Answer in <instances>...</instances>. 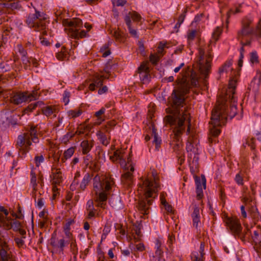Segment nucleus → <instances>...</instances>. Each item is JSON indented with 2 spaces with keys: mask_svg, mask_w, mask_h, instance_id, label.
Wrapping results in <instances>:
<instances>
[{
  "mask_svg": "<svg viewBox=\"0 0 261 261\" xmlns=\"http://www.w3.org/2000/svg\"><path fill=\"white\" fill-rule=\"evenodd\" d=\"M182 72V76L177 80L179 88L173 91L171 106L166 109L168 115L164 118L166 123L169 124L173 129L174 137L177 141H179L187 126V135L189 134L190 131V116L185 95L189 92L190 89L198 85L197 74L190 67L188 66Z\"/></svg>",
  "mask_w": 261,
  "mask_h": 261,
  "instance_id": "obj_1",
  "label": "nucleus"
},
{
  "mask_svg": "<svg viewBox=\"0 0 261 261\" xmlns=\"http://www.w3.org/2000/svg\"><path fill=\"white\" fill-rule=\"evenodd\" d=\"M218 102V105L212 111L210 128L211 136L208 138L210 143H216L215 138L220 133V129L217 127L225 125L228 118L231 119L237 113V105L233 96L229 101L226 98L222 97Z\"/></svg>",
  "mask_w": 261,
  "mask_h": 261,
  "instance_id": "obj_2",
  "label": "nucleus"
},
{
  "mask_svg": "<svg viewBox=\"0 0 261 261\" xmlns=\"http://www.w3.org/2000/svg\"><path fill=\"white\" fill-rule=\"evenodd\" d=\"M151 173L153 179H146L143 181L144 197L140 200L138 203V210L144 216L149 213L150 205L153 199L157 197L158 192L160 189L158 182L156 171L153 170Z\"/></svg>",
  "mask_w": 261,
  "mask_h": 261,
  "instance_id": "obj_3",
  "label": "nucleus"
},
{
  "mask_svg": "<svg viewBox=\"0 0 261 261\" xmlns=\"http://www.w3.org/2000/svg\"><path fill=\"white\" fill-rule=\"evenodd\" d=\"M115 182L111 177H105L102 179L98 176H96L93 178V188L96 196V201L98 202L97 206L105 208L106 202L108 199L109 192Z\"/></svg>",
  "mask_w": 261,
  "mask_h": 261,
  "instance_id": "obj_4",
  "label": "nucleus"
},
{
  "mask_svg": "<svg viewBox=\"0 0 261 261\" xmlns=\"http://www.w3.org/2000/svg\"><path fill=\"white\" fill-rule=\"evenodd\" d=\"M57 19L58 21H60V20L62 21L63 25L69 28L68 34L70 37L79 39L86 37L87 31L82 30L79 32L81 28L83 27V22L80 18L62 19L61 17H58Z\"/></svg>",
  "mask_w": 261,
  "mask_h": 261,
  "instance_id": "obj_5",
  "label": "nucleus"
},
{
  "mask_svg": "<svg viewBox=\"0 0 261 261\" xmlns=\"http://www.w3.org/2000/svg\"><path fill=\"white\" fill-rule=\"evenodd\" d=\"M46 19L45 14L35 10V13L29 14L25 22L30 28H34L37 32L42 31V34L46 35L45 30L47 25Z\"/></svg>",
  "mask_w": 261,
  "mask_h": 261,
  "instance_id": "obj_6",
  "label": "nucleus"
},
{
  "mask_svg": "<svg viewBox=\"0 0 261 261\" xmlns=\"http://www.w3.org/2000/svg\"><path fill=\"white\" fill-rule=\"evenodd\" d=\"M211 49L209 48L207 54L203 49L200 48L199 51V57L198 60V64L201 73L204 76V79L208 77V75L211 68V62L213 56L211 53Z\"/></svg>",
  "mask_w": 261,
  "mask_h": 261,
  "instance_id": "obj_7",
  "label": "nucleus"
},
{
  "mask_svg": "<svg viewBox=\"0 0 261 261\" xmlns=\"http://www.w3.org/2000/svg\"><path fill=\"white\" fill-rule=\"evenodd\" d=\"M199 147V141L193 138L190 139L187 144L186 149L189 152L188 160L191 168L198 167Z\"/></svg>",
  "mask_w": 261,
  "mask_h": 261,
  "instance_id": "obj_8",
  "label": "nucleus"
},
{
  "mask_svg": "<svg viewBox=\"0 0 261 261\" xmlns=\"http://www.w3.org/2000/svg\"><path fill=\"white\" fill-rule=\"evenodd\" d=\"M120 166L123 167L125 172L122 174L121 181L122 184L126 187H130L133 184L134 177L133 172L134 171V167L131 164H129V159H127V163L123 159L120 160Z\"/></svg>",
  "mask_w": 261,
  "mask_h": 261,
  "instance_id": "obj_9",
  "label": "nucleus"
},
{
  "mask_svg": "<svg viewBox=\"0 0 261 261\" xmlns=\"http://www.w3.org/2000/svg\"><path fill=\"white\" fill-rule=\"evenodd\" d=\"M69 243V240H65L64 238L58 239L56 238V233L55 231L50 239V245L56 250H59L60 253H63L65 247Z\"/></svg>",
  "mask_w": 261,
  "mask_h": 261,
  "instance_id": "obj_10",
  "label": "nucleus"
},
{
  "mask_svg": "<svg viewBox=\"0 0 261 261\" xmlns=\"http://www.w3.org/2000/svg\"><path fill=\"white\" fill-rule=\"evenodd\" d=\"M252 20L249 18H246L243 20L242 23V29L238 32V38L241 39L243 38L244 37L254 33V29L250 27Z\"/></svg>",
  "mask_w": 261,
  "mask_h": 261,
  "instance_id": "obj_11",
  "label": "nucleus"
},
{
  "mask_svg": "<svg viewBox=\"0 0 261 261\" xmlns=\"http://www.w3.org/2000/svg\"><path fill=\"white\" fill-rule=\"evenodd\" d=\"M138 73L139 75L141 82L143 84H148L151 80L150 70L147 63L143 62L138 68Z\"/></svg>",
  "mask_w": 261,
  "mask_h": 261,
  "instance_id": "obj_12",
  "label": "nucleus"
},
{
  "mask_svg": "<svg viewBox=\"0 0 261 261\" xmlns=\"http://www.w3.org/2000/svg\"><path fill=\"white\" fill-rule=\"evenodd\" d=\"M226 224L232 232L234 234L240 235L242 227L238 218L236 217L227 218L226 220Z\"/></svg>",
  "mask_w": 261,
  "mask_h": 261,
  "instance_id": "obj_13",
  "label": "nucleus"
},
{
  "mask_svg": "<svg viewBox=\"0 0 261 261\" xmlns=\"http://www.w3.org/2000/svg\"><path fill=\"white\" fill-rule=\"evenodd\" d=\"M109 203L111 206L116 210H119L123 208V204L119 195H112L109 199Z\"/></svg>",
  "mask_w": 261,
  "mask_h": 261,
  "instance_id": "obj_14",
  "label": "nucleus"
},
{
  "mask_svg": "<svg viewBox=\"0 0 261 261\" xmlns=\"http://www.w3.org/2000/svg\"><path fill=\"white\" fill-rule=\"evenodd\" d=\"M29 100L28 96L24 93H17L11 97V101L15 105H19Z\"/></svg>",
  "mask_w": 261,
  "mask_h": 261,
  "instance_id": "obj_15",
  "label": "nucleus"
},
{
  "mask_svg": "<svg viewBox=\"0 0 261 261\" xmlns=\"http://www.w3.org/2000/svg\"><path fill=\"white\" fill-rule=\"evenodd\" d=\"M94 145L93 141H89L88 140H83L80 144L82 148L83 154H87L93 148Z\"/></svg>",
  "mask_w": 261,
  "mask_h": 261,
  "instance_id": "obj_16",
  "label": "nucleus"
},
{
  "mask_svg": "<svg viewBox=\"0 0 261 261\" xmlns=\"http://www.w3.org/2000/svg\"><path fill=\"white\" fill-rule=\"evenodd\" d=\"M193 221V225L196 228L198 227V223L200 222L199 208L197 205H194V211L192 214Z\"/></svg>",
  "mask_w": 261,
  "mask_h": 261,
  "instance_id": "obj_17",
  "label": "nucleus"
},
{
  "mask_svg": "<svg viewBox=\"0 0 261 261\" xmlns=\"http://www.w3.org/2000/svg\"><path fill=\"white\" fill-rule=\"evenodd\" d=\"M103 76H96L93 80V82L90 84L89 85V89L91 91H94L96 87H100L103 84Z\"/></svg>",
  "mask_w": 261,
  "mask_h": 261,
  "instance_id": "obj_18",
  "label": "nucleus"
},
{
  "mask_svg": "<svg viewBox=\"0 0 261 261\" xmlns=\"http://www.w3.org/2000/svg\"><path fill=\"white\" fill-rule=\"evenodd\" d=\"M55 170L53 168L52 170ZM61 172L59 169H56V171L53 172V185H60L63 181V177L61 176Z\"/></svg>",
  "mask_w": 261,
  "mask_h": 261,
  "instance_id": "obj_19",
  "label": "nucleus"
},
{
  "mask_svg": "<svg viewBox=\"0 0 261 261\" xmlns=\"http://www.w3.org/2000/svg\"><path fill=\"white\" fill-rule=\"evenodd\" d=\"M0 6H2L4 8H7L8 10H19L21 8V6L19 2H13V3H0Z\"/></svg>",
  "mask_w": 261,
  "mask_h": 261,
  "instance_id": "obj_20",
  "label": "nucleus"
},
{
  "mask_svg": "<svg viewBox=\"0 0 261 261\" xmlns=\"http://www.w3.org/2000/svg\"><path fill=\"white\" fill-rule=\"evenodd\" d=\"M151 135L152 137H153V143L155 144L156 148L158 149L161 143V139L158 137L156 129L155 128L154 125L152 124L151 125Z\"/></svg>",
  "mask_w": 261,
  "mask_h": 261,
  "instance_id": "obj_21",
  "label": "nucleus"
},
{
  "mask_svg": "<svg viewBox=\"0 0 261 261\" xmlns=\"http://www.w3.org/2000/svg\"><path fill=\"white\" fill-rule=\"evenodd\" d=\"M75 151V147H71L66 150L63 153V157L61 159L62 162H64L65 160L70 158Z\"/></svg>",
  "mask_w": 261,
  "mask_h": 261,
  "instance_id": "obj_22",
  "label": "nucleus"
},
{
  "mask_svg": "<svg viewBox=\"0 0 261 261\" xmlns=\"http://www.w3.org/2000/svg\"><path fill=\"white\" fill-rule=\"evenodd\" d=\"M0 261H13L11 258L10 255L7 251V250L3 248V247L0 249Z\"/></svg>",
  "mask_w": 261,
  "mask_h": 261,
  "instance_id": "obj_23",
  "label": "nucleus"
},
{
  "mask_svg": "<svg viewBox=\"0 0 261 261\" xmlns=\"http://www.w3.org/2000/svg\"><path fill=\"white\" fill-rule=\"evenodd\" d=\"M195 181L196 186V188H202V186L204 188L206 187V179L204 175L202 176V179H201L199 177L195 176Z\"/></svg>",
  "mask_w": 261,
  "mask_h": 261,
  "instance_id": "obj_24",
  "label": "nucleus"
},
{
  "mask_svg": "<svg viewBox=\"0 0 261 261\" xmlns=\"http://www.w3.org/2000/svg\"><path fill=\"white\" fill-rule=\"evenodd\" d=\"M90 180L91 177L90 174L89 173L86 174L84 176L83 180L80 184V189L84 191L85 189L86 186L88 185Z\"/></svg>",
  "mask_w": 261,
  "mask_h": 261,
  "instance_id": "obj_25",
  "label": "nucleus"
},
{
  "mask_svg": "<svg viewBox=\"0 0 261 261\" xmlns=\"http://www.w3.org/2000/svg\"><path fill=\"white\" fill-rule=\"evenodd\" d=\"M44 115L47 117L51 115L55 111V109L51 106H46L42 109Z\"/></svg>",
  "mask_w": 261,
  "mask_h": 261,
  "instance_id": "obj_26",
  "label": "nucleus"
},
{
  "mask_svg": "<svg viewBox=\"0 0 261 261\" xmlns=\"http://www.w3.org/2000/svg\"><path fill=\"white\" fill-rule=\"evenodd\" d=\"M97 136H98V139L102 144L105 146H107L108 145L109 142L106 136L103 133L98 132L97 133Z\"/></svg>",
  "mask_w": 261,
  "mask_h": 261,
  "instance_id": "obj_27",
  "label": "nucleus"
},
{
  "mask_svg": "<svg viewBox=\"0 0 261 261\" xmlns=\"http://www.w3.org/2000/svg\"><path fill=\"white\" fill-rule=\"evenodd\" d=\"M82 113V111L80 109L69 110L67 112L68 117L71 118H76L80 116Z\"/></svg>",
  "mask_w": 261,
  "mask_h": 261,
  "instance_id": "obj_28",
  "label": "nucleus"
},
{
  "mask_svg": "<svg viewBox=\"0 0 261 261\" xmlns=\"http://www.w3.org/2000/svg\"><path fill=\"white\" fill-rule=\"evenodd\" d=\"M27 138V134L24 135H20L18 136L16 145L17 147H22L25 144V139Z\"/></svg>",
  "mask_w": 261,
  "mask_h": 261,
  "instance_id": "obj_29",
  "label": "nucleus"
},
{
  "mask_svg": "<svg viewBox=\"0 0 261 261\" xmlns=\"http://www.w3.org/2000/svg\"><path fill=\"white\" fill-rule=\"evenodd\" d=\"M161 203L164 206V207L166 211L169 213H172V207L171 205H170L167 201L165 199L161 196Z\"/></svg>",
  "mask_w": 261,
  "mask_h": 261,
  "instance_id": "obj_30",
  "label": "nucleus"
},
{
  "mask_svg": "<svg viewBox=\"0 0 261 261\" xmlns=\"http://www.w3.org/2000/svg\"><path fill=\"white\" fill-rule=\"evenodd\" d=\"M221 32L222 30L220 27H217L215 29L212 34V39H213L215 42L217 41L218 40L219 37L221 34Z\"/></svg>",
  "mask_w": 261,
  "mask_h": 261,
  "instance_id": "obj_31",
  "label": "nucleus"
},
{
  "mask_svg": "<svg viewBox=\"0 0 261 261\" xmlns=\"http://www.w3.org/2000/svg\"><path fill=\"white\" fill-rule=\"evenodd\" d=\"M105 109L104 108H101L99 111L95 112V116L97 117V121L99 123H101L102 121L105 120L103 118L100 116L104 114L105 112Z\"/></svg>",
  "mask_w": 261,
  "mask_h": 261,
  "instance_id": "obj_32",
  "label": "nucleus"
},
{
  "mask_svg": "<svg viewBox=\"0 0 261 261\" xmlns=\"http://www.w3.org/2000/svg\"><path fill=\"white\" fill-rule=\"evenodd\" d=\"M67 51L65 50V48L62 47L61 51L57 54L56 57L59 60H63L67 57Z\"/></svg>",
  "mask_w": 261,
  "mask_h": 261,
  "instance_id": "obj_33",
  "label": "nucleus"
},
{
  "mask_svg": "<svg viewBox=\"0 0 261 261\" xmlns=\"http://www.w3.org/2000/svg\"><path fill=\"white\" fill-rule=\"evenodd\" d=\"M242 7V4H240L238 7H236L235 11L232 9H230L227 13V22H228V19L230 17L231 14H235L241 12L240 8Z\"/></svg>",
  "mask_w": 261,
  "mask_h": 261,
  "instance_id": "obj_34",
  "label": "nucleus"
},
{
  "mask_svg": "<svg viewBox=\"0 0 261 261\" xmlns=\"http://www.w3.org/2000/svg\"><path fill=\"white\" fill-rule=\"evenodd\" d=\"M11 227L14 231H17L21 228V223L17 220H14L10 224Z\"/></svg>",
  "mask_w": 261,
  "mask_h": 261,
  "instance_id": "obj_35",
  "label": "nucleus"
},
{
  "mask_svg": "<svg viewBox=\"0 0 261 261\" xmlns=\"http://www.w3.org/2000/svg\"><path fill=\"white\" fill-rule=\"evenodd\" d=\"M42 105L41 101H38V102H35L34 103H32L28 106V107L25 109V112H32L33 110H34L38 105L40 106Z\"/></svg>",
  "mask_w": 261,
  "mask_h": 261,
  "instance_id": "obj_36",
  "label": "nucleus"
},
{
  "mask_svg": "<svg viewBox=\"0 0 261 261\" xmlns=\"http://www.w3.org/2000/svg\"><path fill=\"white\" fill-rule=\"evenodd\" d=\"M162 243L159 240H156L155 248H156L155 254L161 255L163 253V251L161 249Z\"/></svg>",
  "mask_w": 261,
  "mask_h": 261,
  "instance_id": "obj_37",
  "label": "nucleus"
},
{
  "mask_svg": "<svg viewBox=\"0 0 261 261\" xmlns=\"http://www.w3.org/2000/svg\"><path fill=\"white\" fill-rule=\"evenodd\" d=\"M70 96V93L68 90H65L63 94V101L65 105H67L69 102V97Z\"/></svg>",
  "mask_w": 261,
  "mask_h": 261,
  "instance_id": "obj_38",
  "label": "nucleus"
},
{
  "mask_svg": "<svg viewBox=\"0 0 261 261\" xmlns=\"http://www.w3.org/2000/svg\"><path fill=\"white\" fill-rule=\"evenodd\" d=\"M70 227H69V225L64 226V232L66 235V238L69 240H72V234L70 231Z\"/></svg>",
  "mask_w": 261,
  "mask_h": 261,
  "instance_id": "obj_39",
  "label": "nucleus"
},
{
  "mask_svg": "<svg viewBox=\"0 0 261 261\" xmlns=\"http://www.w3.org/2000/svg\"><path fill=\"white\" fill-rule=\"evenodd\" d=\"M31 183L33 186V190L35 191L37 186L36 176L35 173L33 171L31 172Z\"/></svg>",
  "mask_w": 261,
  "mask_h": 261,
  "instance_id": "obj_40",
  "label": "nucleus"
},
{
  "mask_svg": "<svg viewBox=\"0 0 261 261\" xmlns=\"http://www.w3.org/2000/svg\"><path fill=\"white\" fill-rule=\"evenodd\" d=\"M7 120L9 123L13 126L18 125L17 119L14 117V116H10V117H7Z\"/></svg>",
  "mask_w": 261,
  "mask_h": 261,
  "instance_id": "obj_41",
  "label": "nucleus"
},
{
  "mask_svg": "<svg viewBox=\"0 0 261 261\" xmlns=\"http://www.w3.org/2000/svg\"><path fill=\"white\" fill-rule=\"evenodd\" d=\"M69 241H71V242L70 243V246L73 254L74 255H77L78 251L75 240L72 239V240H69Z\"/></svg>",
  "mask_w": 261,
  "mask_h": 261,
  "instance_id": "obj_42",
  "label": "nucleus"
},
{
  "mask_svg": "<svg viewBox=\"0 0 261 261\" xmlns=\"http://www.w3.org/2000/svg\"><path fill=\"white\" fill-rule=\"evenodd\" d=\"M112 36L115 38L118 41H122V37L121 33L117 31H114L111 32Z\"/></svg>",
  "mask_w": 261,
  "mask_h": 261,
  "instance_id": "obj_43",
  "label": "nucleus"
},
{
  "mask_svg": "<svg viewBox=\"0 0 261 261\" xmlns=\"http://www.w3.org/2000/svg\"><path fill=\"white\" fill-rule=\"evenodd\" d=\"M129 14L130 15L131 18L134 21H139L141 19L142 17L140 15L135 11L129 13Z\"/></svg>",
  "mask_w": 261,
  "mask_h": 261,
  "instance_id": "obj_44",
  "label": "nucleus"
},
{
  "mask_svg": "<svg viewBox=\"0 0 261 261\" xmlns=\"http://www.w3.org/2000/svg\"><path fill=\"white\" fill-rule=\"evenodd\" d=\"M85 154L86 156L84 157V163L86 165V166H87L89 163L92 161L93 157L89 153Z\"/></svg>",
  "mask_w": 261,
  "mask_h": 261,
  "instance_id": "obj_45",
  "label": "nucleus"
},
{
  "mask_svg": "<svg viewBox=\"0 0 261 261\" xmlns=\"http://www.w3.org/2000/svg\"><path fill=\"white\" fill-rule=\"evenodd\" d=\"M116 124L115 121L111 120L107 122L106 125V132H109L111 129L113 128Z\"/></svg>",
  "mask_w": 261,
  "mask_h": 261,
  "instance_id": "obj_46",
  "label": "nucleus"
},
{
  "mask_svg": "<svg viewBox=\"0 0 261 261\" xmlns=\"http://www.w3.org/2000/svg\"><path fill=\"white\" fill-rule=\"evenodd\" d=\"M44 161V159L42 155L36 156L35 158V162L37 167H39L41 163H43Z\"/></svg>",
  "mask_w": 261,
  "mask_h": 261,
  "instance_id": "obj_47",
  "label": "nucleus"
},
{
  "mask_svg": "<svg viewBox=\"0 0 261 261\" xmlns=\"http://www.w3.org/2000/svg\"><path fill=\"white\" fill-rule=\"evenodd\" d=\"M250 61L251 63H258V56L256 51H253L250 54Z\"/></svg>",
  "mask_w": 261,
  "mask_h": 261,
  "instance_id": "obj_48",
  "label": "nucleus"
},
{
  "mask_svg": "<svg viewBox=\"0 0 261 261\" xmlns=\"http://www.w3.org/2000/svg\"><path fill=\"white\" fill-rule=\"evenodd\" d=\"M150 61L153 65H155L157 64L159 60V57L157 55H155L154 54H151L149 57Z\"/></svg>",
  "mask_w": 261,
  "mask_h": 261,
  "instance_id": "obj_49",
  "label": "nucleus"
},
{
  "mask_svg": "<svg viewBox=\"0 0 261 261\" xmlns=\"http://www.w3.org/2000/svg\"><path fill=\"white\" fill-rule=\"evenodd\" d=\"M30 137H32L37 135V130L36 127L34 126H31L28 130Z\"/></svg>",
  "mask_w": 261,
  "mask_h": 261,
  "instance_id": "obj_50",
  "label": "nucleus"
},
{
  "mask_svg": "<svg viewBox=\"0 0 261 261\" xmlns=\"http://www.w3.org/2000/svg\"><path fill=\"white\" fill-rule=\"evenodd\" d=\"M86 208L87 211H93L95 210L94 204H93V201L92 200L90 199L89 200L86 204Z\"/></svg>",
  "mask_w": 261,
  "mask_h": 261,
  "instance_id": "obj_51",
  "label": "nucleus"
},
{
  "mask_svg": "<svg viewBox=\"0 0 261 261\" xmlns=\"http://www.w3.org/2000/svg\"><path fill=\"white\" fill-rule=\"evenodd\" d=\"M22 239H23L22 238H15L14 239V241L18 247H22L24 244V241H23V240Z\"/></svg>",
  "mask_w": 261,
  "mask_h": 261,
  "instance_id": "obj_52",
  "label": "nucleus"
},
{
  "mask_svg": "<svg viewBox=\"0 0 261 261\" xmlns=\"http://www.w3.org/2000/svg\"><path fill=\"white\" fill-rule=\"evenodd\" d=\"M196 34V30H192L188 34V40L192 41L195 37Z\"/></svg>",
  "mask_w": 261,
  "mask_h": 261,
  "instance_id": "obj_53",
  "label": "nucleus"
},
{
  "mask_svg": "<svg viewBox=\"0 0 261 261\" xmlns=\"http://www.w3.org/2000/svg\"><path fill=\"white\" fill-rule=\"evenodd\" d=\"M29 101L35 100L38 98V94L36 91H33L32 93L27 95Z\"/></svg>",
  "mask_w": 261,
  "mask_h": 261,
  "instance_id": "obj_54",
  "label": "nucleus"
},
{
  "mask_svg": "<svg viewBox=\"0 0 261 261\" xmlns=\"http://www.w3.org/2000/svg\"><path fill=\"white\" fill-rule=\"evenodd\" d=\"M235 181L239 185H242L243 184V177L240 175V173H238L235 177Z\"/></svg>",
  "mask_w": 261,
  "mask_h": 261,
  "instance_id": "obj_55",
  "label": "nucleus"
},
{
  "mask_svg": "<svg viewBox=\"0 0 261 261\" xmlns=\"http://www.w3.org/2000/svg\"><path fill=\"white\" fill-rule=\"evenodd\" d=\"M21 59L22 61L23 64L25 65L24 68L25 69H27L28 64H31V59H29L27 56L24 57H21Z\"/></svg>",
  "mask_w": 261,
  "mask_h": 261,
  "instance_id": "obj_56",
  "label": "nucleus"
},
{
  "mask_svg": "<svg viewBox=\"0 0 261 261\" xmlns=\"http://www.w3.org/2000/svg\"><path fill=\"white\" fill-rule=\"evenodd\" d=\"M197 198L198 199H200L203 197V190L202 188H196Z\"/></svg>",
  "mask_w": 261,
  "mask_h": 261,
  "instance_id": "obj_57",
  "label": "nucleus"
},
{
  "mask_svg": "<svg viewBox=\"0 0 261 261\" xmlns=\"http://www.w3.org/2000/svg\"><path fill=\"white\" fill-rule=\"evenodd\" d=\"M18 52L21 55V57H24L27 55V51L22 47V46L20 45L18 46Z\"/></svg>",
  "mask_w": 261,
  "mask_h": 261,
  "instance_id": "obj_58",
  "label": "nucleus"
},
{
  "mask_svg": "<svg viewBox=\"0 0 261 261\" xmlns=\"http://www.w3.org/2000/svg\"><path fill=\"white\" fill-rule=\"evenodd\" d=\"M40 43L42 45L47 46L50 45L49 42L46 38L40 37Z\"/></svg>",
  "mask_w": 261,
  "mask_h": 261,
  "instance_id": "obj_59",
  "label": "nucleus"
},
{
  "mask_svg": "<svg viewBox=\"0 0 261 261\" xmlns=\"http://www.w3.org/2000/svg\"><path fill=\"white\" fill-rule=\"evenodd\" d=\"M131 18H132L130 14H129L128 15H126L125 16L124 20L127 27H129L130 26H131Z\"/></svg>",
  "mask_w": 261,
  "mask_h": 261,
  "instance_id": "obj_60",
  "label": "nucleus"
},
{
  "mask_svg": "<svg viewBox=\"0 0 261 261\" xmlns=\"http://www.w3.org/2000/svg\"><path fill=\"white\" fill-rule=\"evenodd\" d=\"M129 30V33L135 37L138 38V36L137 34V31L135 29H134L132 28V26H130L129 27H127Z\"/></svg>",
  "mask_w": 261,
  "mask_h": 261,
  "instance_id": "obj_61",
  "label": "nucleus"
},
{
  "mask_svg": "<svg viewBox=\"0 0 261 261\" xmlns=\"http://www.w3.org/2000/svg\"><path fill=\"white\" fill-rule=\"evenodd\" d=\"M192 257H194V261H203L202 257L203 256H201V255L200 254V257L197 256V253H194L192 254Z\"/></svg>",
  "mask_w": 261,
  "mask_h": 261,
  "instance_id": "obj_62",
  "label": "nucleus"
},
{
  "mask_svg": "<svg viewBox=\"0 0 261 261\" xmlns=\"http://www.w3.org/2000/svg\"><path fill=\"white\" fill-rule=\"evenodd\" d=\"M44 205L43 199L42 198H39L37 202V206L41 208Z\"/></svg>",
  "mask_w": 261,
  "mask_h": 261,
  "instance_id": "obj_63",
  "label": "nucleus"
},
{
  "mask_svg": "<svg viewBox=\"0 0 261 261\" xmlns=\"http://www.w3.org/2000/svg\"><path fill=\"white\" fill-rule=\"evenodd\" d=\"M108 91V88L106 86L102 87V88H100L98 90V93L99 94H102L106 93Z\"/></svg>",
  "mask_w": 261,
  "mask_h": 261,
  "instance_id": "obj_64",
  "label": "nucleus"
}]
</instances>
